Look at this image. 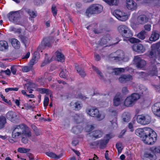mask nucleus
I'll list each match as a JSON object with an SVG mask.
<instances>
[{"mask_svg":"<svg viewBox=\"0 0 160 160\" xmlns=\"http://www.w3.org/2000/svg\"><path fill=\"white\" fill-rule=\"evenodd\" d=\"M159 36V34L157 32H153L149 40L151 41H155L158 39Z\"/></svg>","mask_w":160,"mask_h":160,"instance_id":"obj_26","label":"nucleus"},{"mask_svg":"<svg viewBox=\"0 0 160 160\" xmlns=\"http://www.w3.org/2000/svg\"><path fill=\"white\" fill-rule=\"evenodd\" d=\"M102 6L100 4H93L86 10V15L89 17L92 14L99 13L102 12Z\"/></svg>","mask_w":160,"mask_h":160,"instance_id":"obj_4","label":"nucleus"},{"mask_svg":"<svg viewBox=\"0 0 160 160\" xmlns=\"http://www.w3.org/2000/svg\"><path fill=\"white\" fill-rule=\"evenodd\" d=\"M20 15L18 12H11L8 14V18L10 21L17 23Z\"/></svg>","mask_w":160,"mask_h":160,"instance_id":"obj_10","label":"nucleus"},{"mask_svg":"<svg viewBox=\"0 0 160 160\" xmlns=\"http://www.w3.org/2000/svg\"><path fill=\"white\" fill-rule=\"evenodd\" d=\"M6 123V119L5 117L1 116H0V129L4 127Z\"/></svg>","mask_w":160,"mask_h":160,"instance_id":"obj_31","label":"nucleus"},{"mask_svg":"<svg viewBox=\"0 0 160 160\" xmlns=\"http://www.w3.org/2000/svg\"><path fill=\"white\" fill-rule=\"evenodd\" d=\"M94 128V126L92 125H88L86 127L85 129L87 132H89L93 130Z\"/></svg>","mask_w":160,"mask_h":160,"instance_id":"obj_52","label":"nucleus"},{"mask_svg":"<svg viewBox=\"0 0 160 160\" xmlns=\"http://www.w3.org/2000/svg\"><path fill=\"white\" fill-rule=\"evenodd\" d=\"M27 12L32 18H35L37 15V13L36 12L31 10H28Z\"/></svg>","mask_w":160,"mask_h":160,"instance_id":"obj_41","label":"nucleus"},{"mask_svg":"<svg viewBox=\"0 0 160 160\" xmlns=\"http://www.w3.org/2000/svg\"><path fill=\"white\" fill-rule=\"evenodd\" d=\"M33 70V68L32 66L29 64L28 66H23L22 67V71L24 72H28Z\"/></svg>","mask_w":160,"mask_h":160,"instance_id":"obj_28","label":"nucleus"},{"mask_svg":"<svg viewBox=\"0 0 160 160\" xmlns=\"http://www.w3.org/2000/svg\"><path fill=\"white\" fill-rule=\"evenodd\" d=\"M128 127L131 131L133 132V126L131 123H129L128 124Z\"/></svg>","mask_w":160,"mask_h":160,"instance_id":"obj_62","label":"nucleus"},{"mask_svg":"<svg viewBox=\"0 0 160 160\" xmlns=\"http://www.w3.org/2000/svg\"><path fill=\"white\" fill-rule=\"evenodd\" d=\"M90 134L92 137L95 138H98L102 136L103 132L100 130H97L91 132Z\"/></svg>","mask_w":160,"mask_h":160,"instance_id":"obj_24","label":"nucleus"},{"mask_svg":"<svg viewBox=\"0 0 160 160\" xmlns=\"http://www.w3.org/2000/svg\"><path fill=\"white\" fill-rule=\"evenodd\" d=\"M75 68L77 72L82 77H84L86 76V73L83 69L79 68L78 66H75Z\"/></svg>","mask_w":160,"mask_h":160,"instance_id":"obj_34","label":"nucleus"},{"mask_svg":"<svg viewBox=\"0 0 160 160\" xmlns=\"http://www.w3.org/2000/svg\"><path fill=\"white\" fill-rule=\"evenodd\" d=\"M36 56L35 55H33L32 58L30 61L29 63V64L30 66H32V68L33 65L36 63L38 59V53L36 52Z\"/></svg>","mask_w":160,"mask_h":160,"instance_id":"obj_32","label":"nucleus"},{"mask_svg":"<svg viewBox=\"0 0 160 160\" xmlns=\"http://www.w3.org/2000/svg\"><path fill=\"white\" fill-rule=\"evenodd\" d=\"M67 72L66 70H62L59 74L60 77L62 78H66L67 76Z\"/></svg>","mask_w":160,"mask_h":160,"instance_id":"obj_44","label":"nucleus"},{"mask_svg":"<svg viewBox=\"0 0 160 160\" xmlns=\"http://www.w3.org/2000/svg\"><path fill=\"white\" fill-rule=\"evenodd\" d=\"M133 50L138 52H143L145 50V48L141 44H135L132 47Z\"/></svg>","mask_w":160,"mask_h":160,"instance_id":"obj_17","label":"nucleus"},{"mask_svg":"<svg viewBox=\"0 0 160 160\" xmlns=\"http://www.w3.org/2000/svg\"><path fill=\"white\" fill-rule=\"evenodd\" d=\"M21 40L22 42L25 44V45L28 41V38L25 37H22L21 38Z\"/></svg>","mask_w":160,"mask_h":160,"instance_id":"obj_55","label":"nucleus"},{"mask_svg":"<svg viewBox=\"0 0 160 160\" xmlns=\"http://www.w3.org/2000/svg\"><path fill=\"white\" fill-rule=\"evenodd\" d=\"M70 105L75 110H79L82 107V105L78 101H73L71 102Z\"/></svg>","mask_w":160,"mask_h":160,"instance_id":"obj_21","label":"nucleus"},{"mask_svg":"<svg viewBox=\"0 0 160 160\" xmlns=\"http://www.w3.org/2000/svg\"><path fill=\"white\" fill-rule=\"evenodd\" d=\"M22 138L21 140L22 142L24 144H26L28 142V140L26 138L27 137H26L25 135H22Z\"/></svg>","mask_w":160,"mask_h":160,"instance_id":"obj_54","label":"nucleus"},{"mask_svg":"<svg viewBox=\"0 0 160 160\" xmlns=\"http://www.w3.org/2000/svg\"><path fill=\"white\" fill-rule=\"evenodd\" d=\"M122 144L121 143H117L116 144V147L118 150V152L119 153H120L122 149Z\"/></svg>","mask_w":160,"mask_h":160,"instance_id":"obj_51","label":"nucleus"},{"mask_svg":"<svg viewBox=\"0 0 160 160\" xmlns=\"http://www.w3.org/2000/svg\"><path fill=\"white\" fill-rule=\"evenodd\" d=\"M151 150L153 152L160 153V146L157 147H152L151 148Z\"/></svg>","mask_w":160,"mask_h":160,"instance_id":"obj_47","label":"nucleus"},{"mask_svg":"<svg viewBox=\"0 0 160 160\" xmlns=\"http://www.w3.org/2000/svg\"><path fill=\"white\" fill-rule=\"evenodd\" d=\"M34 3L37 5H40L43 3L40 0H34Z\"/></svg>","mask_w":160,"mask_h":160,"instance_id":"obj_59","label":"nucleus"},{"mask_svg":"<svg viewBox=\"0 0 160 160\" xmlns=\"http://www.w3.org/2000/svg\"><path fill=\"white\" fill-rule=\"evenodd\" d=\"M44 79L43 78H39L38 82L41 85H43L44 84Z\"/></svg>","mask_w":160,"mask_h":160,"instance_id":"obj_58","label":"nucleus"},{"mask_svg":"<svg viewBox=\"0 0 160 160\" xmlns=\"http://www.w3.org/2000/svg\"><path fill=\"white\" fill-rule=\"evenodd\" d=\"M119 3V0H113L112 5H117Z\"/></svg>","mask_w":160,"mask_h":160,"instance_id":"obj_61","label":"nucleus"},{"mask_svg":"<svg viewBox=\"0 0 160 160\" xmlns=\"http://www.w3.org/2000/svg\"><path fill=\"white\" fill-rule=\"evenodd\" d=\"M113 14L117 19L122 21H126L128 18L127 13L119 10H115Z\"/></svg>","mask_w":160,"mask_h":160,"instance_id":"obj_8","label":"nucleus"},{"mask_svg":"<svg viewBox=\"0 0 160 160\" xmlns=\"http://www.w3.org/2000/svg\"><path fill=\"white\" fill-rule=\"evenodd\" d=\"M87 112L89 115L96 118L99 121L102 120L105 117V113L103 112H100L98 108L95 107L87 108Z\"/></svg>","mask_w":160,"mask_h":160,"instance_id":"obj_3","label":"nucleus"},{"mask_svg":"<svg viewBox=\"0 0 160 160\" xmlns=\"http://www.w3.org/2000/svg\"><path fill=\"white\" fill-rule=\"evenodd\" d=\"M139 94L134 93L128 97L125 100L124 105L126 107H130L133 105L135 102L140 98Z\"/></svg>","mask_w":160,"mask_h":160,"instance_id":"obj_6","label":"nucleus"},{"mask_svg":"<svg viewBox=\"0 0 160 160\" xmlns=\"http://www.w3.org/2000/svg\"><path fill=\"white\" fill-rule=\"evenodd\" d=\"M148 21V18L144 15L138 16L137 18V22L138 24H144Z\"/></svg>","mask_w":160,"mask_h":160,"instance_id":"obj_19","label":"nucleus"},{"mask_svg":"<svg viewBox=\"0 0 160 160\" xmlns=\"http://www.w3.org/2000/svg\"><path fill=\"white\" fill-rule=\"evenodd\" d=\"M20 135L22 136V134L14 128L12 133V137L13 138H18Z\"/></svg>","mask_w":160,"mask_h":160,"instance_id":"obj_35","label":"nucleus"},{"mask_svg":"<svg viewBox=\"0 0 160 160\" xmlns=\"http://www.w3.org/2000/svg\"><path fill=\"white\" fill-rule=\"evenodd\" d=\"M109 58L111 60L115 62L123 61L127 62L129 60L128 57H125L124 52L121 50H118L109 56Z\"/></svg>","mask_w":160,"mask_h":160,"instance_id":"obj_2","label":"nucleus"},{"mask_svg":"<svg viewBox=\"0 0 160 160\" xmlns=\"http://www.w3.org/2000/svg\"><path fill=\"white\" fill-rule=\"evenodd\" d=\"M151 120V117L148 115H140L137 117L138 122L142 125L149 123Z\"/></svg>","mask_w":160,"mask_h":160,"instance_id":"obj_9","label":"nucleus"},{"mask_svg":"<svg viewBox=\"0 0 160 160\" xmlns=\"http://www.w3.org/2000/svg\"><path fill=\"white\" fill-rule=\"evenodd\" d=\"M52 12L54 16L55 17L57 14V10L56 6L53 5L51 8Z\"/></svg>","mask_w":160,"mask_h":160,"instance_id":"obj_46","label":"nucleus"},{"mask_svg":"<svg viewBox=\"0 0 160 160\" xmlns=\"http://www.w3.org/2000/svg\"><path fill=\"white\" fill-rule=\"evenodd\" d=\"M135 59L136 62V67L138 68H143L146 64V62L144 60L142 59L138 56L135 57Z\"/></svg>","mask_w":160,"mask_h":160,"instance_id":"obj_13","label":"nucleus"},{"mask_svg":"<svg viewBox=\"0 0 160 160\" xmlns=\"http://www.w3.org/2000/svg\"><path fill=\"white\" fill-rule=\"evenodd\" d=\"M145 32L144 31H142L137 35L138 38L141 39H144L145 38Z\"/></svg>","mask_w":160,"mask_h":160,"instance_id":"obj_42","label":"nucleus"},{"mask_svg":"<svg viewBox=\"0 0 160 160\" xmlns=\"http://www.w3.org/2000/svg\"><path fill=\"white\" fill-rule=\"evenodd\" d=\"M44 46L48 47H50L51 46V43L47 41L46 39L44 40Z\"/></svg>","mask_w":160,"mask_h":160,"instance_id":"obj_57","label":"nucleus"},{"mask_svg":"<svg viewBox=\"0 0 160 160\" xmlns=\"http://www.w3.org/2000/svg\"><path fill=\"white\" fill-rule=\"evenodd\" d=\"M152 110L155 115L160 117V102L154 104L152 107Z\"/></svg>","mask_w":160,"mask_h":160,"instance_id":"obj_15","label":"nucleus"},{"mask_svg":"<svg viewBox=\"0 0 160 160\" xmlns=\"http://www.w3.org/2000/svg\"><path fill=\"white\" fill-rule=\"evenodd\" d=\"M132 77L130 74H122L118 78V81L122 83H125L132 81Z\"/></svg>","mask_w":160,"mask_h":160,"instance_id":"obj_11","label":"nucleus"},{"mask_svg":"<svg viewBox=\"0 0 160 160\" xmlns=\"http://www.w3.org/2000/svg\"><path fill=\"white\" fill-rule=\"evenodd\" d=\"M122 117L123 121L124 122H128L130 119L129 114L127 112H125L122 114Z\"/></svg>","mask_w":160,"mask_h":160,"instance_id":"obj_37","label":"nucleus"},{"mask_svg":"<svg viewBox=\"0 0 160 160\" xmlns=\"http://www.w3.org/2000/svg\"><path fill=\"white\" fill-rule=\"evenodd\" d=\"M113 104L114 106H118L120 102V99L119 96H116L113 100Z\"/></svg>","mask_w":160,"mask_h":160,"instance_id":"obj_38","label":"nucleus"},{"mask_svg":"<svg viewBox=\"0 0 160 160\" xmlns=\"http://www.w3.org/2000/svg\"><path fill=\"white\" fill-rule=\"evenodd\" d=\"M37 90L41 93H48V89L47 88H38Z\"/></svg>","mask_w":160,"mask_h":160,"instance_id":"obj_43","label":"nucleus"},{"mask_svg":"<svg viewBox=\"0 0 160 160\" xmlns=\"http://www.w3.org/2000/svg\"><path fill=\"white\" fill-rule=\"evenodd\" d=\"M8 42L5 41H0V50L3 51L8 49Z\"/></svg>","mask_w":160,"mask_h":160,"instance_id":"obj_22","label":"nucleus"},{"mask_svg":"<svg viewBox=\"0 0 160 160\" xmlns=\"http://www.w3.org/2000/svg\"><path fill=\"white\" fill-rule=\"evenodd\" d=\"M158 73L157 68L155 67H153L149 72V74L152 76L156 75Z\"/></svg>","mask_w":160,"mask_h":160,"instance_id":"obj_39","label":"nucleus"},{"mask_svg":"<svg viewBox=\"0 0 160 160\" xmlns=\"http://www.w3.org/2000/svg\"><path fill=\"white\" fill-rule=\"evenodd\" d=\"M34 132L37 136L39 135L41 133L40 132L38 129H37L36 130H35L34 131Z\"/></svg>","mask_w":160,"mask_h":160,"instance_id":"obj_64","label":"nucleus"},{"mask_svg":"<svg viewBox=\"0 0 160 160\" xmlns=\"http://www.w3.org/2000/svg\"><path fill=\"white\" fill-rule=\"evenodd\" d=\"M72 130L73 132L74 133H78L79 132L77 127L73 128L72 129Z\"/></svg>","mask_w":160,"mask_h":160,"instance_id":"obj_63","label":"nucleus"},{"mask_svg":"<svg viewBox=\"0 0 160 160\" xmlns=\"http://www.w3.org/2000/svg\"><path fill=\"white\" fill-rule=\"evenodd\" d=\"M139 89L140 91H139V93L142 94H145L148 92L147 89L144 86H141Z\"/></svg>","mask_w":160,"mask_h":160,"instance_id":"obj_40","label":"nucleus"},{"mask_svg":"<svg viewBox=\"0 0 160 160\" xmlns=\"http://www.w3.org/2000/svg\"><path fill=\"white\" fill-rule=\"evenodd\" d=\"M122 36L126 38H129L132 36V34L131 30L128 28Z\"/></svg>","mask_w":160,"mask_h":160,"instance_id":"obj_33","label":"nucleus"},{"mask_svg":"<svg viewBox=\"0 0 160 160\" xmlns=\"http://www.w3.org/2000/svg\"><path fill=\"white\" fill-rule=\"evenodd\" d=\"M126 6L128 9L132 11L136 10L137 7V3L133 0H127Z\"/></svg>","mask_w":160,"mask_h":160,"instance_id":"obj_12","label":"nucleus"},{"mask_svg":"<svg viewBox=\"0 0 160 160\" xmlns=\"http://www.w3.org/2000/svg\"><path fill=\"white\" fill-rule=\"evenodd\" d=\"M108 140H101L97 142V144L101 149H103L106 146Z\"/></svg>","mask_w":160,"mask_h":160,"instance_id":"obj_23","label":"nucleus"},{"mask_svg":"<svg viewBox=\"0 0 160 160\" xmlns=\"http://www.w3.org/2000/svg\"><path fill=\"white\" fill-rule=\"evenodd\" d=\"M93 70L97 72V74L98 75V77L100 79L104 80V77L102 73L97 68L93 67Z\"/></svg>","mask_w":160,"mask_h":160,"instance_id":"obj_36","label":"nucleus"},{"mask_svg":"<svg viewBox=\"0 0 160 160\" xmlns=\"http://www.w3.org/2000/svg\"><path fill=\"white\" fill-rule=\"evenodd\" d=\"M14 128L26 137H31V132L30 128L24 124L17 125Z\"/></svg>","mask_w":160,"mask_h":160,"instance_id":"obj_5","label":"nucleus"},{"mask_svg":"<svg viewBox=\"0 0 160 160\" xmlns=\"http://www.w3.org/2000/svg\"><path fill=\"white\" fill-rule=\"evenodd\" d=\"M49 101V99L48 97L45 96L43 101V105L45 109L46 107L48 105Z\"/></svg>","mask_w":160,"mask_h":160,"instance_id":"obj_48","label":"nucleus"},{"mask_svg":"<svg viewBox=\"0 0 160 160\" xmlns=\"http://www.w3.org/2000/svg\"><path fill=\"white\" fill-rule=\"evenodd\" d=\"M6 116L8 119L12 122H15L18 119V116L16 113L12 111L8 112Z\"/></svg>","mask_w":160,"mask_h":160,"instance_id":"obj_14","label":"nucleus"},{"mask_svg":"<svg viewBox=\"0 0 160 160\" xmlns=\"http://www.w3.org/2000/svg\"><path fill=\"white\" fill-rule=\"evenodd\" d=\"M152 50L149 53V56L152 58H157L158 56L160 57V42L152 45Z\"/></svg>","mask_w":160,"mask_h":160,"instance_id":"obj_7","label":"nucleus"},{"mask_svg":"<svg viewBox=\"0 0 160 160\" xmlns=\"http://www.w3.org/2000/svg\"><path fill=\"white\" fill-rule=\"evenodd\" d=\"M109 37V35L103 37L101 40L100 42L101 45H103L108 42L110 40Z\"/></svg>","mask_w":160,"mask_h":160,"instance_id":"obj_30","label":"nucleus"},{"mask_svg":"<svg viewBox=\"0 0 160 160\" xmlns=\"http://www.w3.org/2000/svg\"><path fill=\"white\" fill-rule=\"evenodd\" d=\"M18 90V88H10L5 89V91L6 92H9V91H17Z\"/></svg>","mask_w":160,"mask_h":160,"instance_id":"obj_53","label":"nucleus"},{"mask_svg":"<svg viewBox=\"0 0 160 160\" xmlns=\"http://www.w3.org/2000/svg\"><path fill=\"white\" fill-rule=\"evenodd\" d=\"M11 42L12 46L15 49H18L20 47L19 41L15 38H12L11 40Z\"/></svg>","mask_w":160,"mask_h":160,"instance_id":"obj_20","label":"nucleus"},{"mask_svg":"<svg viewBox=\"0 0 160 160\" xmlns=\"http://www.w3.org/2000/svg\"><path fill=\"white\" fill-rule=\"evenodd\" d=\"M55 53L56 54L57 60L61 62H63L64 60V55L61 52L58 51H56Z\"/></svg>","mask_w":160,"mask_h":160,"instance_id":"obj_25","label":"nucleus"},{"mask_svg":"<svg viewBox=\"0 0 160 160\" xmlns=\"http://www.w3.org/2000/svg\"><path fill=\"white\" fill-rule=\"evenodd\" d=\"M151 26L149 24H146L144 26L145 29L148 31H149L151 30Z\"/></svg>","mask_w":160,"mask_h":160,"instance_id":"obj_60","label":"nucleus"},{"mask_svg":"<svg viewBox=\"0 0 160 160\" xmlns=\"http://www.w3.org/2000/svg\"><path fill=\"white\" fill-rule=\"evenodd\" d=\"M103 28L102 26H100L96 29L93 30L94 32L95 33H99L102 32Z\"/></svg>","mask_w":160,"mask_h":160,"instance_id":"obj_49","label":"nucleus"},{"mask_svg":"<svg viewBox=\"0 0 160 160\" xmlns=\"http://www.w3.org/2000/svg\"><path fill=\"white\" fill-rule=\"evenodd\" d=\"M126 68H113L110 67L108 68V72H113L115 75H118L121 72H124Z\"/></svg>","mask_w":160,"mask_h":160,"instance_id":"obj_16","label":"nucleus"},{"mask_svg":"<svg viewBox=\"0 0 160 160\" xmlns=\"http://www.w3.org/2000/svg\"><path fill=\"white\" fill-rule=\"evenodd\" d=\"M46 154L49 157L56 159H60L63 155L62 153H61L59 155H57L55 153L51 151L47 152Z\"/></svg>","mask_w":160,"mask_h":160,"instance_id":"obj_18","label":"nucleus"},{"mask_svg":"<svg viewBox=\"0 0 160 160\" xmlns=\"http://www.w3.org/2000/svg\"><path fill=\"white\" fill-rule=\"evenodd\" d=\"M135 132L137 135L142 137V141L145 143L152 144L156 140V133L150 128L145 127L138 128L135 130Z\"/></svg>","mask_w":160,"mask_h":160,"instance_id":"obj_1","label":"nucleus"},{"mask_svg":"<svg viewBox=\"0 0 160 160\" xmlns=\"http://www.w3.org/2000/svg\"><path fill=\"white\" fill-rule=\"evenodd\" d=\"M129 28L126 26L123 25H121L119 26L118 28V32L122 35Z\"/></svg>","mask_w":160,"mask_h":160,"instance_id":"obj_27","label":"nucleus"},{"mask_svg":"<svg viewBox=\"0 0 160 160\" xmlns=\"http://www.w3.org/2000/svg\"><path fill=\"white\" fill-rule=\"evenodd\" d=\"M30 150L29 149H27L23 148H20L18 149V151L20 153H26L28 152Z\"/></svg>","mask_w":160,"mask_h":160,"instance_id":"obj_45","label":"nucleus"},{"mask_svg":"<svg viewBox=\"0 0 160 160\" xmlns=\"http://www.w3.org/2000/svg\"><path fill=\"white\" fill-rule=\"evenodd\" d=\"M83 118L82 116L80 115L76 114L73 117V119L78 123L81 122L82 121Z\"/></svg>","mask_w":160,"mask_h":160,"instance_id":"obj_29","label":"nucleus"},{"mask_svg":"<svg viewBox=\"0 0 160 160\" xmlns=\"http://www.w3.org/2000/svg\"><path fill=\"white\" fill-rule=\"evenodd\" d=\"M122 91L123 93L125 94H127L129 93V91L128 90L127 87H123L122 88Z\"/></svg>","mask_w":160,"mask_h":160,"instance_id":"obj_56","label":"nucleus"},{"mask_svg":"<svg viewBox=\"0 0 160 160\" xmlns=\"http://www.w3.org/2000/svg\"><path fill=\"white\" fill-rule=\"evenodd\" d=\"M129 41L132 43H138L140 42V40L138 39L134 38H132L129 39Z\"/></svg>","mask_w":160,"mask_h":160,"instance_id":"obj_50","label":"nucleus"}]
</instances>
